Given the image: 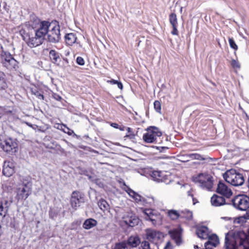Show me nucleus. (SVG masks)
Masks as SVG:
<instances>
[{
	"mask_svg": "<svg viewBox=\"0 0 249 249\" xmlns=\"http://www.w3.org/2000/svg\"><path fill=\"white\" fill-rule=\"evenodd\" d=\"M195 248H198V247H197V246H195Z\"/></svg>",
	"mask_w": 249,
	"mask_h": 249,
	"instance_id": "60",
	"label": "nucleus"
},
{
	"mask_svg": "<svg viewBox=\"0 0 249 249\" xmlns=\"http://www.w3.org/2000/svg\"><path fill=\"white\" fill-rule=\"evenodd\" d=\"M171 238L175 240L177 245H179L181 242L180 232L177 230H173L169 232Z\"/></svg>",
	"mask_w": 249,
	"mask_h": 249,
	"instance_id": "27",
	"label": "nucleus"
},
{
	"mask_svg": "<svg viewBox=\"0 0 249 249\" xmlns=\"http://www.w3.org/2000/svg\"><path fill=\"white\" fill-rule=\"evenodd\" d=\"M181 218H185L187 220H191L193 218V213L192 212L185 210L181 211Z\"/></svg>",
	"mask_w": 249,
	"mask_h": 249,
	"instance_id": "32",
	"label": "nucleus"
},
{
	"mask_svg": "<svg viewBox=\"0 0 249 249\" xmlns=\"http://www.w3.org/2000/svg\"><path fill=\"white\" fill-rule=\"evenodd\" d=\"M60 127L59 128V129L62 130L64 132L68 134L69 135L71 136L73 134L75 135L74 131L70 129L69 127H68L66 126V125L64 124H61L60 125Z\"/></svg>",
	"mask_w": 249,
	"mask_h": 249,
	"instance_id": "34",
	"label": "nucleus"
},
{
	"mask_svg": "<svg viewBox=\"0 0 249 249\" xmlns=\"http://www.w3.org/2000/svg\"><path fill=\"white\" fill-rule=\"evenodd\" d=\"M146 220H150L154 225H160L162 220V216L157 211L151 209H145L143 211Z\"/></svg>",
	"mask_w": 249,
	"mask_h": 249,
	"instance_id": "7",
	"label": "nucleus"
},
{
	"mask_svg": "<svg viewBox=\"0 0 249 249\" xmlns=\"http://www.w3.org/2000/svg\"><path fill=\"white\" fill-rule=\"evenodd\" d=\"M117 86L118 87L119 89H122L123 88V84L121 82H117Z\"/></svg>",
	"mask_w": 249,
	"mask_h": 249,
	"instance_id": "47",
	"label": "nucleus"
},
{
	"mask_svg": "<svg viewBox=\"0 0 249 249\" xmlns=\"http://www.w3.org/2000/svg\"><path fill=\"white\" fill-rule=\"evenodd\" d=\"M169 21L172 26H178L177 18L175 13H171L169 15Z\"/></svg>",
	"mask_w": 249,
	"mask_h": 249,
	"instance_id": "33",
	"label": "nucleus"
},
{
	"mask_svg": "<svg viewBox=\"0 0 249 249\" xmlns=\"http://www.w3.org/2000/svg\"><path fill=\"white\" fill-rule=\"evenodd\" d=\"M51 24L52 23L47 21H40L37 18L30 21V25L35 30V33L43 39L47 35Z\"/></svg>",
	"mask_w": 249,
	"mask_h": 249,
	"instance_id": "3",
	"label": "nucleus"
},
{
	"mask_svg": "<svg viewBox=\"0 0 249 249\" xmlns=\"http://www.w3.org/2000/svg\"><path fill=\"white\" fill-rule=\"evenodd\" d=\"M193 201L194 204H195L196 202H197V201H196V199L194 197H193Z\"/></svg>",
	"mask_w": 249,
	"mask_h": 249,
	"instance_id": "56",
	"label": "nucleus"
},
{
	"mask_svg": "<svg viewBox=\"0 0 249 249\" xmlns=\"http://www.w3.org/2000/svg\"><path fill=\"white\" fill-rule=\"evenodd\" d=\"M8 85L5 80V75L3 72L0 71V90H5Z\"/></svg>",
	"mask_w": 249,
	"mask_h": 249,
	"instance_id": "29",
	"label": "nucleus"
},
{
	"mask_svg": "<svg viewBox=\"0 0 249 249\" xmlns=\"http://www.w3.org/2000/svg\"><path fill=\"white\" fill-rule=\"evenodd\" d=\"M112 249H129L125 240L115 243Z\"/></svg>",
	"mask_w": 249,
	"mask_h": 249,
	"instance_id": "30",
	"label": "nucleus"
},
{
	"mask_svg": "<svg viewBox=\"0 0 249 249\" xmlns=\"http://www.w3.org/2000/svg\"><path fill=\"white\" fill-rule=\"evenodd\" d=\"M28 184L23 185L18 189L17 197L18 200H25L31 194V188L28 186Z\"/></svg>",
	"mask_w": 249,
	"mask_h": 249,
	"instance_id": "15",
	"label": "nucleus"
},
{
	"mask_svg": "<svg viewBox=\"0 0 249 249\" xmlns=\"http://www.w3.org/2000/svg\"><path fill=\"white\" fill-rule=\"evenodd\" d=\"M14 165L12 162L5 161L3 166L2 173L7 177L11 176L14 173Z\"/></svg>",
	"mask_w": 249,
	"mask_h": 249,
	"instance_id": "17",
	"label": "nucleus"
},
{
	"mask_svg": "<svg viewBox=\"0 0 249 249\" xmlns=\"http://www.w3.org/2000/svg\"><path fill=\"white\" fill-rule=\"evenodd\" d=\"M141 247L142 249H151L150 244L148 241H143L141 243Z\"/></svg>",
	"mask_w": 249,
	"mask_h": 249,
	"instance_id": "38",
	"label": "nucleus"
},
{
	"mask_svg": "<svg viewBox=\"0 0 249 249\" xmlns=\"http://www.w3.org/2000/svg\"><path fill=\"white\" fill-rule=\"evenodd\" d=\"M84 202V195L79 191H73L70 199L71 206L73 209L76 210L81 204Z\"/></svg>",
	"mask_w": 249,
	"mask_h": 249,
	"instance_id": "10",
	"label": "nucleus"
},
{
	"mask_svg": "<svg viewBox=\"0 0 249 249\" xmlns=\"http://www.w3.org/2000/svg\"><path fill=\"white\" fill-rule=\"evenodd\" d=\"M124 128H125L124 126H123V127H119L118 128L120 129V130L123 131L124 130Z\"/></svg>",
	"mask_w": 249,
	"mask_h": 249,
	"instance_id": "57",
	"label": "nucleus"
},
{
	"mask_svg": "<svg viewBox=\"0 0 249 249\" xmlns=\"http://www.w3.org/2000/svg\"><path fill=\"white\" fill-rule=\"evenodd\" d=\"M188 196H191V197H193V195L192 194V191L191 190L188 191L187 192Z\"/></svg>",
	"mask_w": 249,
	"mask_h": 249,
	"instance_id": "53",
	"label": "nucleus"
},
{
	"mask_svg": "<svg viewBox=\"0 0 249 249\" xmlns=\"http://www.w3.org/2000/svg\"><path fill=\"white\" fill-rule=\"evenodd\" d=\"M231 201L232 206L239 210L245 211L249 208V197L246 196H236Z\"/></svg>",
	"mask_w": 249,
	"mask_h": 249,
	"instance_id": "6",
	"label": "nucleus"
},
{
	"mask_svg": "<svg viewBox=\"0 0 249 249\" xmlns=\"http://www.w3.org/2000/svg\"><path fill=\"white\" fill-rule=\"evenodd\" d=\"M194 181L203 189L210 190L213 185V177L206 173H200L193 178Z\"/></svg>",
	"mask_w": 249,
	"mask_h": 249,
	"instance_id": "5",
	"label": "nucleus"
},
{
	"mask_svg": "<svg viewBox=\"0 0 249 249\" xmlns=\"http://www.w3.org/2000/svg\"><path fill=\"white\" fill-rule=\"evenodd\" d=\"M49 57L53 64L58 65L61 60L60 54L58 52L54 50H51L49 52Z\"/></svg>",
	"mask_w": 249,
	"mask_h": 249,
	"instance_id": "24",
	"label": "nucleus"
},
{
	"mask_svg": "<svg viewBox=\"0 0 249 249\" xmlns=\"http://www.w3.org/2000/svg\"><path fill=\"white\" fill-rule=\"evenodd\" d=\"M0 62L2 66L8 70H16L18 68V61L10 53L2 51L0 53Z\"/></svg>",
	"mask_w": 249,
	"mask_h": 249,
	"instance_id": "4",
	"label": "nucleus"
},
{
	"mask_svg": "<svg viewBox=\"0 0 249 249\" xmlns=\"http://www.w3.org/2000/svg\"><path fill=\"white\" fill-rule=\"evenodd\" d=\"M82 249V248H80V249Z\"/></svg>",
	"mask_w": 249,
	"mask_h": 249,
	"instance_id": "63",
	"label": "nucleus"
},
{
	"mask_svg": "<svg viewBox=\"0 0 249 249\" xmlns=\"http://www.w3.org/2000/svg\"><path fill=\"white\" fill-rule=\"evenodd\" d=\"M47 35L49 42H58L60 39L59 25L56 22H52Z\"/></svg>",
	"mask_w": 249,
	"mask_h": 249,
	"instance_id": "8",
	"label": "nucleus"
},
{
	"mask_svg": "<svg viewBox=\"0 0 249 249\" xmlns=\"http://www.w3.org/2000/svg\"><path fill=\"white\" fill-rule=\"evenodd\" d=\"M185 161H187L190 160H207L210 162L213 160V159L210 157L205 158L203 156L197 153H192L185 155L184 156Z\"/></svg>",
	"mask_w": 249,
	"mask_h": 249,
	"instance_id": "19",
	"label": "nucleus"
},
{
	"mask_svg": "<svg viewBox=\"0 0 249 249\" xmlns=\"http://www.w3.org/2000/svg\"><path fill=\"white\" fill-rule=\"evenodd\" d=\"M126 130L127 131L128 134H130V133H133L132 132V129L130 127H127L126 128Z\"/></svg>",
	"mask_w": 249,
	"mask_h": 249,
	"instance_id": "52",
	"label": "nucleus"
},
{
	"mask_svg": "<svg viewBox=\"0 0 249 249\" xmlns=\"http://www.w3.org/2000/svg\"><path fill=\"white\" fill-rule=\"evenodd\" d=\"M162 148H166V149H167V147H162Z\"/></svg>",
	"mask_w": 249,
	"mask_h": 249,
	"instance_id": "61",
	"label": "nucleus"
},
{
	"mask_svg": "<svg viewBox=\"0 0 249 249\" xmlns=\"http://www.w3.org/2000/svg\"><path fill=\"white\" fill-rule=\"evenodd\" d=\"M223 178L227 182L235 187L240 186L245 182L243 175L233 169L227 170L223 174Z\"/></svg>",
	"mask_w": 249,
	"mask_h": 249,
	"instance_id": "2",
	"label": "nucleus"
},
{
	"mask_svg": "<svg viewBox=\"0 0 249 249\" xmlns=\"http://www.w3.org/2000/svg\"><path fill=\"white\" fill-rule=\"evenodd\" d=\"M35 95L39 99L43 100L44 99V96L41 93L37 92L36 93H35Z\"/></svg>",
	"mask_w": 249,
	"mask_h": 249,
	"instance_id": "44",
	"label": "nucleus"
},
{
	"mask_svg": "<svg viewBox=\"0 0 249 249\" xmlns=\"http://www.w3.org/2000/svg\"><path fill=\"white\" fill-rule=\"evenodd\" d=\"M136 194L137 193L136 192H135L133 190L131 189H130L129 190L128 194L130 196H132V197H133L134 196H135Z\"/></svg>",
	"mask_w": 249,
	"mask_h": 249,
	"instance_id": "46",
	"label": "nucleus"
},
{
	"mask_svg": "<svg viewBox=\"0 0 249 249\" xmlns=\"http://www.w3.org/2000/svg\"><path fill=\"white\" fill-rule=\"evenodd\" d=\"M7 206H6L4 208V211H0V215L4 217L6 215V213L8 211Z\"/></svg>",
	"mask_w": 249,
	"mask_h": 249,
	"instance_id": "43",
	"label": "nucleus"
},
{
	"mask_svg": "<svg viewBox=\"0 0 249 249\" xmlns=\"http://www.w3.org/2000/svg\"><path fill=\"white\" fill-rule=\"evenodd\" d=\"M44 39L35 33V36H29L28 38L26 40L28 46L31 48L36 47L42 44Z\"/></svg>",
	"mask_w": 249,
	"mask_h": 249,
	"instance_id": "14",
	"label": "nucleus"
},
{
	"mask_svg": "<svg viewBox=\"0 0 249 249\" xmlns=\"http://www.w3.org/2000/svg\"><path fill=\"white\" fill-rule=\"evenodd\" d=\"M124 137L129 138V139L133 140L135 139V135L134 133H130L128 134H126Z\"/></svg>",
	"mask_w": 249,
	"mask_h": 249,
	"instance_id": "41",
	"label": "nucleus"
},
{
	"mask_svg": "<svg viewBox=\"0 0 249 249\" xmlns=\"http://www.w3.org/2000/svg\"><path fill=\"white\" fill-rule=\"evenodd\" d=\"M229 42L230 46L232 49H234L235 51L237 50L238 46L232 38H229Z\"/></svg>",
	"mask_w": 249,
	"mask_h": 249,
	"instance_id": "36",
	"label": "nucleus"
},
{
	"mask_svg": "<svg viewBox=\"0 0 249 249\" xmlns=\"http://www.w3.org/2000/svg\"><path fill=\"white\" fill-rule=\"evenodd\" d=\"M173 27V31L171 32V34L173 35H178V31L177 29L178 26H172Z\"/></svg>",
	"mask_w": 249,
	"mask_h": 249,
	"instance_id": "42",
	"label": "nucleus"
},
{
	"mask_svg": "<svg viewBox=\"0 0 249 249\" xmlns=\"http://www.w3.org/2000/svg\"><path fill=\"white\" fill-rule=\"evenodd\" d=\"M76 63L79 65L83 66L85 64V61L82 57L78 56L76 58Z\"/></svg>",
	"mask_w": 249,
	"mask_h": 249,
	"instance_id": "40",
	"label": "nucleus"
},
{
	"mask_svg": "<svg viewBox=\"0 0 249 249\" xmlns=\"http://www.w3.org/2000/svg\"><path fill=\"white\" fill-rule=\"evenodd\" d=\"M121 222L127 226L133 227L139 224V219L135 214L127 213L123 215Z\"/></svg>",
	"mask_w": 249,
	"mask_h": 249,
	"instance_id": "11",
	"label": "nucleus"
},
{
	"mask_svg": "<svg viewBox=\"0 0 249 249\" xmlns=\"http://www.w3.org/2000/svg\"><path fill=\"white\" fill-rule=\"evenodd\" d=\"M151 176L155 181L158 182L166 181V177L162 172L154 171L152 172Z\"/></svg>",
	"mask_w": 249,
	"mask_h": 249,
	"instance_id": "23",
	"label": "nucleus"
},
{
	"mask_svg": "<svg viewBox=\"0 0 249 249\" xmlns=\"http://www.w3.org/2000/svg\"><path fill=\"white\" fill-rule=\"evenodd\" d=\"M154 107L155 110L158 112L160 113L161 111V104L159 101H155L154 103Z\"/></svg>",
	"mask_w": 249,
	"mask_h": 249,
	"instance_id": "35",
	"label": "nucleus"
},
{
	"mask_svg": "<svg viewBox=\"0 0 249 249\" xmlns=\"http://www.w3.org/2000/svg\"><path fill=\"white\" fill-rule=\"evenodd\" d=\"M111 126L115 128H118L119 127V125L116 123H111Z\"/></svg>",
	"mask_w": 249,
	"mask_h": 249,
	"instance_id": "50",
	"label": "nucleus"
},
{
	"mask_svg": "<svg viewBox=\"0 0 249 249\" xmlns=\"http://www.w3.org/2000/svg\"><path fill=\"white\" fill-rule=\"evenodd\" d=\"M100 208L103 211H107L109 209V205L106 200L101 199L98 202Z\"/></svg>",
	"mask_w": 249,
	"mask_h": 249,
	"instance_id": "31",
	"label": "nucleus"
},
{
	"mask_svg": "<svg viewBox=\"0 0 249 249\" xmlns=\"http://www.w3.org/2000/svg\"><path fill=\"white\" fill-rule=\"evenodd\" d=\"M164 249H172V245L170 241L167 242Z\"/></svg>",
	"mask_w": 249,
	"mask_h": 249,
	"instance_id": "45",
	"label": "nucleus"
},
{
	"mask_svg": "<svg viewBox=\"0 0 249 249\" xmlns=\"http://www.w3.org/2000/svg\"><path fill=\"white\" fill-rule=\"evenodd\" d=\"M162 135L161 132L156 127L148 128L146 133L143 136V140L147 143L157 142L158 139Z\"/></svg>",
	"mask_w": 249,
	"mask_h": 249,
	"instance_id": "9",
	"label": "nucleus"
},
{
	"mask_svg": "<svg viewBox=\"0 0 249 249\" xmlns=\"http://www.w3.org/2000/svg\"><path fill=\"white\" fill-rule=\"evenodd\" d=\"M97 224V221L96 220L93 218H89L84 221L83 227L85 229L89 230L96 226Z\"/></svg>",
	"mask_w": 249,
	"mask_h": 249,
	"instance_id": "26",
	"label": "nucleus"
},
{
	"mask_svg": "<svg viewBox=\"0 0 249 249\" xmlns=\"http://www.w3.org/2000/svg\"><path fill=\"white\" fill-rule=\"evenodd\" d=\"M1 117V114H0V118Z\"/></svg>",
	"mask_w": 249,
	"mask_h": 249,
	"instance_id": "62",
	"label": "nucleus"
},
{
	"mask_svg": "<svg viewBox=\"0 0 249 249\" xmlns=\"http://www.w3.org/2000/svg\"><path fill=\"white\" fill-rule=\"evenodd\" d=\"M117 82H118V81L114 80V79H111L110 80L107 81V82L110 83L112 84H117Z\"/></svg>",
	"mask_w": 249,
	"mask_h": 249,
	"instance_id": "48",
	"label": "nucleus"
},
{
	"mask_svg": "<svg viewBox=\"0 0 249 249\" xmlns=\"http://www.w3.org/2000/svg\"><path fill=\"white\" fill-rule=\"evenodd\" d=\"M226 249H249V228L246 232L240 231L234 234L230 241L225 237Z\"/></svg>",
	"mask_w": 249,
	"mask_h": 249,
	"instance_id": "1",
	"label": "nucleus"
},
{
	"mask_svg": "<svg viewBox=\"0 0 249 249\" xmlns=\"http://www.w3.org/2000/svg\"><path fill=\"white\" fill-rule=\"evenodd\" d=\"M219 243V240L218 236L215 234H213L204 244L205 249H213V247H216Z\"/></svg>",
	"mask_w": 249,
	"mask_h": 249,
	"instance_id": "18",
	"label": "nucleus"
},
{
	"mask_svg": "<svg viewBox=\"0 0 249 249\" xmlns=\"http://www.w3.org/2000/svg\"><path fill=\"white\" fill-rule=\"evenodd\" d=\"M216 191L218 194L227 198H230L233 194L231 189L221 181H219L217 184Z\"/></svg>",
	"mask_w": 249,
	"mask_h": 249,
	"instance_id": "13",
	"label": "nucleus"
},
{
	"mask_svg": "<svg viewBox=\"0 0 249 249\" xmlns=\"http://www.w3.org/2000/svg\"><path fill=\"white\" fill-rule=\"evenodd\" d=\"M65 39L67 45L71 46L76 42L77 36L74 33H69L65 35Z\"/></svg>",
	"mask_w": 249,
	"mask_h": 249,
	"instance_id": "25",
	"label": "nucleus"
},
{
	"mask_svg": "<svg viewBox=\"0 0 249 249\" xmlns=\"http://www.w3.org/2000/svg\"><path fill=\"white\" fill-rule=\"evenodd\" d=\"M49 215H50V217L51 218H53V216H54V215H53V213H52V212H49Z\"/></svg>",
	"mask_w": 249,
	"mask_h": 249,
	"instance_id": "55",
	"label": "nucleus"
},
{
	"mask_svg": "<svg viewBox=\"0 0 249 249\" xmlns=\"http://www.w3.org/2000/svg\"><path fill=\"white\" fill-rule=\"evenodd\" d=\"M137 202H145V198L139 195L137 193L133 197Z\"/></svg>",
	"mask_w": 249,
	"mask_h": 249,
	"instance_id": "37",
	"label": "nucleus"
},
{
	"mask_svg": "<svg viewBox=\"0 0 249 249\" xmlns=\"http://www.w3.org/2000/svg\"><path fill=\"white\" fill-rule=\"evenodd\" d=\"M196 234L197 236L202 239H209L211 236L209 234V229L205 226L199 227L196 228Z\"/></svg>",
	"mask_w": 249,
	"mask_h": 249,
	"instance_id": "20",
	"label": "nucleus"
},
{
	"mask_svg": "<svg viewBox=\"0 0 249 249\" xmlns=\"http://www.w3.org/2000/svg\"><path fill=\"white\" fill-rule=\"evenodd\" d=\"M168 215L172 220H175L181 218V212L179 213L177 210H170L168 211Z\"/></svg>",
	"mask_w": 249,
	"mask_h": 249,
	"instance_id": "28",
	"label": "nucleus"
},
{
	"mask_svg": "<svg viewBox=\"0 0 249 249\" xmlns=\"http://www.w3.org/2000/svg\"><path fill=\"white\" fill-rule=\"evenodd\" d=\"M247 186L249 188V176L248 181H247Z\"/></svg>",
	"mask_w": 249,
	"mask_h": 249,
	"instance_id": "58",
	"label": "nucleus"
},
{
	"mask_svg": "<svg viewBox=\"0 0 249 249\" xmlns=\"http://www.w3.org/2000/svg\"><path fill=\"white\" fill-rule=\"evenodd\" d=\"M5 206L3 205V203H1L0 205V211H4Z\"/></svg>",
	"mask_w": 249,
	"mask_h": 249,
	"instance_id": "51",
	"label": "nucleus"
},
{
	"mask_svg": "<svg viewBox=\"0 0 249 249\" xmlns=\"http://www.w3.org/2000/svg\"><path fill=\"white\" fill-rule=\"evenodd\" d=\"M8 201L7 200H5L4 201V203L3 204V205L6 207V206H7V208L8 207Z\"/></svg>",
	"mask_w": 249,
	"mask_h": 249,
	"instance_id": "54",
	"label": "nucleus"
},
{
	"mask_svg": "<svg viewBox=\"0 0 249 249\" xmlns=\"http://www.w3.org/2000/svg\"><path fill=\"white\" fill-rule=\"evenodd\" d=\"M231 65L234 69H240V68L239 63L234 59H232L231 61Z\"/></svg>",
	"mask_w": 249,
	"mask_h": 249,
	"instance_id": "39",
	"label": "nucleus"
},
{
	"mask_svg": "<svg viewBox=\"0 0 249 249\" xmlns=\"http://www.w3.org/2000/svg\"><path fill=\"white\" fill-rule=\"evenodd\" d=\"M211 204L215 207H219L226 204L225 198L221 196L214 195L212 196L211 199Z\"/></svg>",
	"mask_w": 249,
	"mask_h": 249,
	"instance_id": "22",
	"label": "nucleus"
},
{
	"mask_svg": "<svg viewBox=\"0 0 249 249\" xmlns=\"http://www.w3.org/2000/svg\"><path fill=\"white\" fill-rule=\"evenodd\" d=\"M63 60L66 62L67 64L69 63L68 59L67 58H64Z\"/></svg>",
	"mask_w": 249,
	"mask_h": 249,
	"instance_id": "59",
	"label": "nucleus"
},
{
	"mask_svg": "<svg viewBox=\"0 0 249 249\" xmlns=\"http://www.w3.org/2000/svg\"><path fill=\"white\" fill-rule=\"evenodd\" d=\"M146 239L153 243H156L164 237L162 232L151 229L146 230Z\"/></svg>",
	"mask_w": 249,
	"mask_h": 249,
	"instance_id": "12",
	"label": "nucleus"
},
{
	"mask_svg": "<svg viewBox=\"0 0 249 249\" xmlns=\"http://www.w3.org/2000/svg\"><path fill=\"white\" fill-rule=\"evenodd\" d=\"M1 144V148L6 152L13 154L17 151L16 144L12 142L11 140L4 141Z\"/></svg>",
	"mask_w": 249,
	"mask_h": 249,
	"instance_id": "16",
	"label": "nucleus"
},
{
	"mask_svg": "<svg viewBox=\"0 0 249 249\" xmlns=\"http://www.w3.org/2000/svg\"><path fill=\"white\" fill-rule=\"evenodd\" d=\"M54 98L57 101H60L62 99L61 97L57 94H55L54 95Z\"/></svg>",
	"mask_w": 249,
	"mask_h": 249,
	"instance_id": "49",
	"label": "nucleus"
},
{
	"mask_svg": "<svg viewBox=\"0 0 249 249\" xmlns=\"http://www.w3.org/2000/svg\"><path fill=\"white\" fill-rule=\"evenodd\" d=\"M129 249L137 247L141 243L140 238L138 236H131L125 240Z\"/></svg>",
	"mask_w": 249,
	"mask_h": 249,
	"instance_id": "21",
	"label": "nucleus"
}]
</instances>
